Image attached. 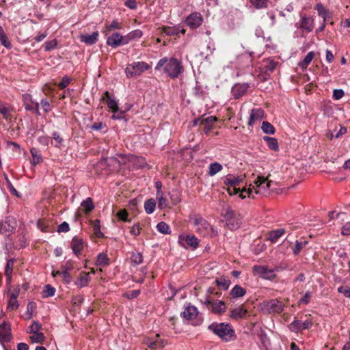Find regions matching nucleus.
Listing matches in <instances>:
<instances>
[{
  "mask_svg": "<svg viewBox=\"0 0 350 350\" xmlns=\"http://www.w3.org/2000/svg\"><path fill=\"white\" fill-rule=\"evenodd\" d=\"M271 181L268 180L267 178L258 176L249 185H245L242 188L240 194L241 199L248 198H254L256 195L267 196L269 193V188Z\"/></svg>",
  "mask_w": 350,
  "mask_h": 350,
  "instance_id": "nucleus-1",
  "label": "nucleus"
},
{
  "mask_svg": "<svg viewBox=\"0 0 350 350\" xmlns=\"http://www.w3.org/2000/svg\"><path fill=\"white\" fill-rule=\"evenodd\" d=\"M155 70H162L170 78L175 79L183 72V66L181 62L174 57H163L158 62Z\"/></svg>",
  "mask_w": 350,
  "mask_h": 350,
  "instance_id": "nucleus-2",
  "label": "nucleus"
},
{
  "mask_svg": "<svg viewBox=\"0 0 350 350\" xmlns=\"http://www.w3.org/2000/svg\"><path fill=\"white\" fill-rule=\"evenodd\" d=\"M208 329L225 341H229L235 337V332L229 323H212L208 326Z\"/></svg>",
  "mask_w": 350,
  "mask_h": 350,
  "instance_id": "nucleus-3",
  "label": "nucleus"
},
{
  "mask_svg": "<svg viewBox=\"0 0 350 350\" xmlns=\"http://www.w3.org/2000/svg\"><path fill=\"white\" fill-rule=\"evenodd\" d=\"M191 220L196 227V230L200 234L206 237H211L216 234V232L211 224L200 215H195Z\"/></svg>",
  "mask_w": 350,
  "mask_h": 350,
  "instance_id": "nucleus-4",
  "label": "nucleus"
},
{
  "mask_svg": "<svg viewBox=\"0 0 350 350\" xmlns=\"http://www.w3.org/2000/svg\"><path fill=\"white\" fill-rule=\"evenodd\" d=\"M244 178L241 176H234L228 175L224 180L225 185L227 187V191L230 195L241 194L242 189H240L241 184L243 182Z\"/></svg>",
  "mask_w": 350,
  "mask_h": 350,
  "instance_id": "nucleus-5",
  "label": "nucleus"
},
{
  "mask_svg": "<svg viewBox=\"0 0 350 350\" xmlns=\"http://www.w3.org/2000/svg\"><path fill=\"white\" fill-rule=\"evenodd\" d=\"M262 312L269 314L281 313L284 308V304L278 299L264 301L260 304Z\"/></svg>",
  "mask_w": 350,
  "mask_h": 350,
  "instance_id": "nucleus-6",
  "label": "nucleus"
},
{
  "mask_svg": "<svg viewBox=\"0 0 350 350\" xmlns=\"http://www.w3.org/2000/svg\"><path fill=\"white\" fill-rule=\"evenodd\" d=\"M150 68L149 64L144 62H133L126 66L125 69L126 75L128 78L137 77Z\"/></svg>",
  "mask_w": 350,
  "mask_h": 350,
  "instance_id": "nucleus-7",
  "label": "nucleus"
},
{
  "mask_svg": "<svg viewBox=\"0 0 350 350\" xmlns=\"http://www.w3.org/2000/svg\"><path fill=\"white\" fill-rule=\"evenodd\" d=\"M204 304L208 310L217 314H223L226 310V304L221 300H214L209 297H206Z\"/></svg>",
  "mask_w": 350,
  "mask_h": 350,
  "instance_id": "nucleus-8",
  "label": "nucleus"
},
{
  "mask_svg": "<svg viewBox=\"0 0 350 350\" xmlns=\"http://www.w3.org/2000/svg\"><path fill=\"white\" fill-rule=\"evenodd\" d=\"M107 44L113 48H117L121 45H125L126 44L125 36H123L118 32L113 33L111 36L107 37Z\"/></svg>",
  "mask_w": 350,
  "mask_h": 350,
  "instance_id": "nucleus-9",
  "label": "nucleus"
},
{
  "mask_svg": "<svg viewBox=\"0 0 350 350\" xmlns=\"http://www.w3.org/2000/svg\"><path fill=\"white\" fill-rule=\"evenodd\" d=\"M253 271L260 277L266 280H271L275 277L274 270L268 269V267L265 266L255 265L253 267Z\"/></svg>",
  "mask_w": 350,
  "mask_h": 350,
  "instance_id": "nucleus-10",
  "label": "nucleus"
},
{
  "mask_svg": "<svg viewBox=\"0 0 350 350\" xmlns=\"http://www.w3.org/2000/svg\"><path fill=\"white\" fill-rule=\"evenodd\" d=\"M143 343L146 345L151 349H161L164 347V342L160 338L159 334H156L153 338L146 337L144 339Z\"/></svg>",
  "mask_w": 350,
  "mask_h": 350,
  "instance_id": "nucleus-11",
  "label": "nucleus"
},
{
  "mask_svg": "<svg viewBox=\"0 0 350 350\" xmlns=\"http://www.w3.org/2000/svg\"><path fill=\"white\" fill-rule=\"evenodd\" d=\"M265 117L264 111L260 108L252 109L250 111L248 126L252 127L254 124L260 122Z\"/></svg>",
  "mask_w": 350,
  "mask_h": 350,
  "instance_id": "nucleus-12",
  "label": "nucleus"
},
{
  "mask_svg": "<svg viewBox=\"0 0 350 350\" xmlns=\"http://www.w3.org/2000/svg\"><path fill=\"white\" fill-rule=\"evenodd\" d=\"M23 100L26 110L33 111L37 115H40L39 103L38 102L33 101L30 94H24Z\"/></svg>",
  "mask_w": 350,
  "mask_h": 350,
  "instance_id": "nucleus-13",
  "label": "nucleus"
},
{
  "mask_svg": "<svg viewBox=\"0 0 350 350\" xmlns=\"http://www.w3.org/2000/svg\"><path fill=\"white\" fill-rule=\"evenodd\" d=\"M312 323L310 320L307 319L304 321L299 320H294L290 325L289 328L291 331L298 332L303 329H306L310 327Z\"/></svg>",
  "mask_w": 350,
  "mask_h": 350,
  "instance_id": "nucleus-14",
  "label": "nucleus"
},
{
  "mask_svg": "<svg viewBox=\"0 0 350 350\" xmlns=\"http://www.w3.org/2000/svg\"><path fill=\"white\" fill-rule=\"evenodd\" d=\"M202 23V18L200 13L191 14L186 18V23L191 29H196Z\"/></svg>",
  "mask_w": 350,
  "mask_h": 350,
  "instance_id": "nucleus-15",
  "label": "nucleus"
},
{
  "mask_svg": "<svg viewBox=\"0 0 350 350\" xmlns=\"http://www.w3.org/2000/svg\"><path fill=\"white\" fill-rule=\"evenodd\" d=\"M179 243L185 247V243L189 247L196 249L198 245V240L194 235H181L179 237Z\"/></svg>",
  "mask_w": 350,
  "mask_h": 350,
  "instance_id": "nucleus-16",
  "label": "nucleus"
},
{
  "mask_svg": "<svg viewBox=\"0 0 350 350\" xmlns=\"http://www.w3.org/2000/svg\"><path fill=\"white\" fill-rule=\"evenodd\" d=\"M293 229V228L289 226L285 228H280L275 230H272L268 234V239L272 243H275L286 232H288L290 230Z\"/></svg>",
  "mask_w": 350,
  "mask_h": 350,
  "instance_id": "nucleus-17",
  "label": "nucleus"
},
{
  "mask_svg": "<svg viewBox=\"0 0 350 350\" xmlns=\"http://www.w3.org/2000/svg\"><path fill=\"white\" fill-rule=\"evenodd\" d=\"M247 314V310L241 305L230 310V317L235 320H239L245 318Z\"/></svg>",
  "mask_w": 350,
  "mask_h": 350,
  "instance_id": "nucleus-18",
  "label": "nucleus"
},
{
  "mask_svg": "<svg viewBox=\"0 0 350 350\" xmlns=\"http://www.w3.org/2000/svg\"><path fill=\"white\" fill-rule=\"evenodd\" d=\"M249 88L247 83H237L232 88V94L234 98L243 96Z\"/></svg>",
  "mask_w": 350,
  "mask_h": 350,
  "instance_id": "nucleus-19",
  "label": "nucleus"
},
{
  "mask_svg": "<svg viewBox=\"0 0 350 350\" xmlns=\"http://www.w3.org/2000/svg\"><path fill=\"white\" fill-rule=\"evenodd\" d=\"M11 338L10 327L6 323L0 325V340L8 342Z\"/></svg>",
  "mask_w": 350,
  "mask_h": 350,
  "instance_id": "nucleus-20",
  "label": "nucleus"
},
{
  "mask_svg": "<svg viewBox=\"0 0 350 350\" xmlns=\"http://www.w3.org/2000/svg\"><path fill=\"white\" fill-rule=\"evenodd\" d=\"M103 99L105 101L106 105L111 111H118L119 107L118 102L111 97L109 92L107 91L105 92Z\"/></svg>",
  "mask_w": 350,
  "mask_h": 350,
  "instance_id": "nucleus-21",
  "label": "nucleus"
},
{
  "mask_svg": "<svg viewBox=\"0 0 350 350\" xmlns=\"http://www.w3.org/2000/svg\"><path fill=\"white\" fill-rule=\"evenodd\" d=\"M71 247L73 252L78 256L84 247V242L81 239L74 237L71 242Z\"/></svg>",
  "mask_w": 350,
  "mask_h": 350,
  "instance_id": "nucleus-22",
  "label": "nucleus"
},
{
  "mask_svg": "<svg viewBox=\"0 0 350 350\" xmlns=\"http://www.w3.org/2000/svg\"><path fill=\"white\" fill-rule=\"evenodd\" d=\"M98 31H94L92 34H83L81 35L80 40L81 42L91 45L96 43L98 40Z\"/></svg>",
  "mask_w": 350,
  "mask_h": 350,
  "instance_id": "nucleus-23",
  "label": "nucleus"
},
{
  "mask_svg": "<svg viewBox=\"0 0 350 350\" xmlns=\"http://www.w3.org/2000/svg\"><path fill=\"white\" fill-rule=\"evenodd\" d=\"M198 312L197 308L193 306H188L183 312V316L187 320H193L198 316Z\"/></svg>",
  "mask_w": 350,
  "mask_h": 350,
  "instance_id": "nucleus-24",
  "label": "nucleus"
},
{
  "mask_svg": "<svg viewBox=\"0 0 350 350\" xmlns=\"http://www.w3.org/2000/svg\"><path fill=\"white\" fill-rule=\"evenodd\" d=\"M315 10L317 11L318 14L323 19V23H325L329 21L332 14L322 4H317L315 6Z\"/></svg>",
  "mask_w": 350,
  "mask_h": 350,
  "instance_id": "nucleus-25",
  "label": "nucleus"
},
{
  "mask_svg": "<svg viewBox=\"0 0 350 350\" xmlns=\"http://www.w3.org/2000/svg\"><path fill=\"white\" fill-rule=\"evenodd\" d=\"M300 26L302 29L310 32L314 28V21L312 18L303 16L301 19Z\"/></svg>",
  "mask_w": 350,
  "mask_h": 350,
  "instance_id": "nucleus-26",
  "label": "nucleus"
},
{
  "mask_svg": "<svg viewBox=\"0 0 350 350\" xmlns=\"http://www.w3.org/2000/svg\"><path fill=\"white\" fill-rule=\"evenodd\" d=\"M18 295V292L12 293L10 295V299L8 302V306H7L8 310H15L18 308L19 305H18V300H17Z\"/></svg>",
  "mask_w": 350,
  "mask_h": 350,
  "instance_id": "nucleus-27",
  "label": "nucleus"
},
{
  "mask_svg": "<svg viewBox=\"0 0 350 350\" xmlns=\"http://www.w3.org/2000/svg\"><path fill=\"white\" fill-rule=\"evenodd\" d=\"M246 294V290L239 285H235L230 291V295L233 298L243 297Z\"/></svg>",
  "mask_w": 350,
  "mask_h": 350,
  "instance_id": "nucleus-28",
  "label": "nucleus"
},
{
  "mask_svg": "<svg viewBox=\"0 0 350 350\" xmlns=\"http://www.w3.org/2000/svg\"><path fill=\"white\" fill-rule=\"evenodd\" d=\"M90 279L89 273L83 272L80 274V277L75 282V284L79 288L84 287L88 284Z\"/></svg>",
  "mask_w": 350,
  "mask_h": 350,
  "instance_id": "nucleus-29",
  "label": "nucleus"
},
{
  "mask_svg": "<svg viewBox=\"0 0 350 350\" xmlns=\"http://www.w3.org/2000/svg\"><path fill=\"white\" fill-rule=\"evenodd\" d=\"M314 57V53L313 51H310L307 53L304 59L299 63V66L302 70H306L308 66L311 63L312 59Z\"/></svg>",
  "mask_w": 350,
  "mask_h": 350,
  "instance_id": "nucleus-30",
  "label": "nucleus"
},
{
  "mask_svg": "<svg viewBox=\"0 0 350 350\" xmlns=\"http://www.w3.org/2000/svg\"><path fill=\"white\" fill-rule=\"evenodd\" d=\"M263 140L267 142L268 147L273 150V151H278L279 150V146L277 139L274 137H263Z\"/></svg>",
  "mask_w": 350,
  "mask_h": 350,
  "instance_id": "nucleus-31",
  "label": "nucleus"
},
{
  "mask_svg": "<svg viewBox=\"0 0 350 350\" xmlns=\"http://www.w3.org/2000/svg\"><path fill=\"white\" fill-rule=\"evenodd\" d=\"M143 35L142 31L140 29H135L134 31H131L127 35L125 36V40H126V44H129L131 41L140 38Z\"/></svg>",
  "mask_w": 350,
  "mask_h": 350,
  "instance_id": "nucleus-32",
  "label": "nucleus"
},
{
  "mask_svg": "<svg viewBox=\"0 0 350 350\" xmlns=\"http://www.w3.org/2000/svg\"><path fill=\"white\" fill-rule=\"evenodd\" d=\"M64 139L57 132L52 134L51 144L55 147L61 148L63 146Z\"/></svg>",
  "mask_w": 350,
  "mask_h": 350,
  "instance_id": "nucleus-33",
  "label": "nucleus"
},
{
  "mask_svg": "<svg viewBox=\"0 0 350 350\" xmlns=\"http://www.w3.org/2000/svg\"><path fill=\"white\" fill-rule=\"evenodd\" d=\"M156 197L158 200V206L159 208L163 209L167 206V200L164 197L163 192H157Z\"/></svg>",
  "mask_w": 350,
  "mask_h": 350,
  "instance_id": "nucleus-34",
  "label": "nucleus"
},
{
  "mask_svg": "<svg viewBox=\"0 0 350 350\" xmlns=\"http://www.w3.org/2000/svg\"><path fill=\"white\" fill-rule=\"evenodd\" d=\"M30 152L32 156L31 164L33 165H36L37 164L42 162V156L37 149L31 148Z\"/></svg>",
  "mask_w": 350,
  "mask_h": 350,
  "instance_id": "nucleus-35",
  "label": "nucleus"
},
{
  "mask_svg": "<svg viewBox=\"0 0 350 350\" xmlns=\"http://www.w3.org/2000/svg\"><path fill=\"white\" fill-rule=\"evenodd\" d=\"M12 109L4 104L3 106L0 109V113L2 114L3 118L6 120H10L12 118L11 112Z\"/></svg>",
  "mask_w": 350,
  "mask_h": 350,
  "instance_id": "nucleus-36",
  "label": "nucleus"
},
{
  "mask_svg": "<svg viewBox=\"0 0 350 350\" xmlns=\"http://www.w3.org/2000/svg\"><path fill=\"white\" fill-rule=\"evenodd\" d=\"M308 244V241H297L295 242V246L293 248V252L294 255H297L304 249L306 245Z\"/></svg>",
  "mask_w": 350,
  "mask_h": 350,
  "instance_id": "nucleus-37",
  "label": "nucleus"
},
{
  "mask_svg": "<svg viewBox=\"0 0 350 350\" xmlns=\"http://www.w3.org/2000/svg\"><path fill=\"white\" fill-rule=\"evenodd\" d=\"M261 129L265 133L269 135H273L275 131L273 126L267 121L262 122Z\"/></svg>",
  "mask_w": 350,
  "mask_h": 350,
  "instance_id": "nucleus-38",
  "label": "nucleus"
},
{
  "mask_svg": "<svg viewBox=\"0 0 350 350\" xmlns=\"http://www.w3.org/2000/svg\"><path fill=\"white\" fill-rule=\"evenodd\" d=\"M223 167L220 163L217 162L213 163L209 165L208 174L213 176L215 175L217 173L221 171Z\"/></svg>",
  "mask_w": 350,
  "mask_h": 350,
  "instance_id": "nucleus-39",
  "label": "nucleus"
},
{
  "mask_svg": "<svg viewBox=\"0 0 350 350\" xmlns=\"http://www.w3.org/2000/svg\"><path fill=\"white\" fill-rule=\"evenodd\" d=\"M109 258L105 253H100L98 254L96 260V265L97 266L104 267L109 263Z\"/></svg>",
  "mask_w": 350,
  "mask_h": 350,
  "instance_id": "nucleus-40",
  "label": "nucleus"
},
{
  "mask_svg": "<svg viewBox=\"0 0 350 350\" xmlns=\"http://www.w3.org/2000/svg\"><path fill=\"white\" fill-rule=\"evenodd\" d=\"M36 308V303H34L33 301L28 303L27 306V311L25 314V318L26 319L29 320L32 318Z\"/></svg>",
  "mask_w": 350,
  "mask_h": 350,
  "instance_id": "nucleus-41",
  "label": "nucleus"
},
{
  "mask_svg": "<svg viewBox=\"0 0 350 350\" xmlns=\"http://www.w3.org/2000/svg\"><path fill=\"white\" fill-rule=\"evenodd\" d=\"M156 202L154 199H149L144 204V208L148 214H151L155 209Z\"/></svg>",
  "mask_w": 350,
  "mask_h": 350,
  "instance_id": "nucleus-42",
  "label": "nucleus"
},
{
  "mask_svg": "<svg viewBox=\"0 0 350 350\" xmlns=\"http://www.w3.org/2000/svg\"><path fill=\"white\" fill-rule=\"evenodd\" d=\"M81 207L84 209L85 213L92 211L94 208V204L90 198H88L85 200H83L81 204Z\"/></svg>",
  "mask_w": 350,
  "mask_h": 350,
  "instance_id": "nucleus-43",
  "label": "nucleus"
},
{
  "mask_svg": "<svg viewBox=\"0 0 350 350\" xmlns=\"http://www.w3.org/2000/svg\"><path fill=\"white\" fill-rule=\"evenodd\" d=\"M14 265V260L12 259H9L7 261V264L5 269V274L8 278V280L10 282L12 273V268Z\"/></svg>",
  "mask_w": 350,
  "mask_h": 350,
  "instance_id": "nucleus-44",
  "label": "nucleus"
},
{
  "mask_svg": "<svg viewBox=\"0 0 350 350\" xmlns=\"http://www.w3.org/2000/svg\"><path fill=\"white\" fill-rule=\"evenodd\" d=\"M157 229L159 232L163 234H169L171 232L169 225L163 221L159 222L157 225Z\"/></svg>",
  "mask_w": 350,
  "mask_h": 350,
  "instance_id": "nucleus-45",
  "label": "nucleus"
},
{
  "mask_svg": "<svg viewBox=\"0 0 350 350\" xmlns=\"http://www.w3.org/2000/svg\"><path fill=\"white\" fill-rule=\"evenodd\" d=\"M250 2L256 9H262L268 7L269 0H250Z\"/></svg>",
  "mask_w": 350,
  "mask_h": 350,
  "instance_id": "nucleus-46",
  "label": "nucleus"
},
{
  "mask_svg": "<svg viewBox=\"0 0 350 350\" xmlns=\"http://www.w3.org/2000/svg\"><path fill=\"white\" fill-rule=\"evenodd\" d=\"M0 42L6 48H10L11 44L5 33L3 28L0 26Z\"/></svg>",
  "mask_w": 350,
  "mask_h": 350,
  "instance_id": "nucleus-47",
  "label": "nucleus"
},
{
  "mask_svg": "<svg viewBox=\"0 0 350 350\" xmlns=\"http://www.w3.org/2000/svg\"><path fill=\"white\" fill-rule=\"evenodd\" d=\"M92 228L94 230V233L97 237H103V234L100 231V221L98 219H96L92 221Z\"/></svg>",
  "mask_w": 350,
  "mask_h": 350,
  "instance_id": "nucleus-48",
  "label": "nucleus"
},
{
  "mask_svg": "<svg viewBox=\"0 0 350 350\" xmlns=\"http://www.w3.org/2000/svg\"><path fill=\"white\" fill-rule=\"evenodd\" d=\"M216 283L218 286H221L224 290H227L230 285V280H228L226 278H221L217 279Z\"/></svg>",
  "mask_w": 350,
  "mask_h": 350,
  "instance_id": "nucleus-49",
  "label": "nucleus"
},
{
  "mask_svg": "<svg viewBox=\"0 0 350 350\" xmlns=\"http://www.w3.org/2000/svg\"><path fill=\"white\" fill-rule=\"evenodd\" d=\"M30 338L32 342L38 343L42 342L44 340L45 336L43 333L38 332L32 334V336L30 337Z\"/></svg>",
  "mask_w": 350,
  "mask_h": 350,
  "instance_id": "nucleus-50",
  "label": "nucleus"
},
{
  "mask_svg": "<svg viewBox=\"0 0 350 350\" xmlns=\"http://www.w3.org/2000/svg\"><path fill=\"white\" fill-rule=\"evenodd\" d=\"M55 288L48 284L46 285L44 289L43 290V297H52L55 295Z\"/></svg>",
  "mask_w": 350,
  "mask_h": 350,
  "instance_id": "nucleus-51",
  "label": "nucleus"
},
{
  "mask_svg": "<svg viewBox=\"0 0 350 350\" xmlns=\"http://www.w3.org/2000/svg\"><path fill=\"white\" fill-rule=\"evenodd\" d=\"M12 229L13 227H12L7 221L0 223V233L11 232Z\"/></svg>",
  "mask_w": 350,
  "mask_h": 350,
  "instance_id": "nucleus-52",
  "label": "nucleus"
},
{
  "mask_svg": "<svg viewBox=\"0 0 350 350\" xmlns=\"http://www.w3.org/2000/svg\"><path fill=\"white\" fill-rule=\"evenodd\" d=\"M131 260L135 265H139L143 262V256L141 253H134L131 256Z\"/></svg>",
  "mask_w": 350,
  "mask_h": 350,
  "instance_id": "nucleus-53",
  "label": "nucleus"
},
{
  "mask_svg": "<svg viewBox=\"0 0 350 350\" xmlns=\"http://www.w3.org/2000/svg\"><path fill=\"white\" fill-rule=\"evenodd\" d=\"M163 31L167 36H173L178 33V29L171 27H165L163 28Z\"/></svg>",
  "mask_w": 350,
  "mask_h": 350,
  "instance_id": "nucleus-54",
  "label": "nucleus"
},
{
  "mask_svg": "<svg viewBox=\"0 0 350 350\" xmlns=\"http://www.w3.org/2000/svg\"><path fill=\"white\" fill-rule=\"evenodd\" d=\"M38 141L40 144L44 145V146H47L50 143L51 144V138L49 136H45V135L40 136L38 138Z\"/></svg>",
  "mask_w": 350,
  "mask_h": 350,
  "instance_id": "nucleus-55",
  "label": "nucleus"
},
{
  "mask_svg": "<svg viewBox=\"0 0 350 350\" xmlns=\"http://www.w3.org/2000/svg\"><path fill=\"white\" fill-rule=\"evenodd\" d=\"M122 26H121V23H119L118 21H113L110 25H109L108 26H107V31H110V30H113V29H121Z\"/></svg>",
  "mask_w": 350,
  "mask_h": 350,
  "instance_id": "nucleus-56",
  "label": "nucleus"
},
{
  "mask_svg": "<svg viewBox=\"0 0 350 350\" xmlns=\"http://www.w3.org/2000/svg\"><path fill=\"white\" fill-rule=\"evenodd\" d=\"M57 46V41L56 40H52L50 41H47L45 43V51H49L53 49H54Z\"/></svg>",
  "mask_w": 350,
  "mask_h": 350,
  "instance_id": "nucleus-57",
  "label": "nucleus"
},
{
  "mask_svg": "<svg viewBox=\"0 0 350 350\" xmlns=\"http://www.w3.org/2000/svg\"><path fill=\"white\" fill-rule=\"evenodd\" d=\"M70 82V79L67 76H65L62 78L60 83H58V87L61 89H64L66 88Z\"/></svg>",
  "mask_w": 350,
  "mask_h": 350,
  "instance_id": "nucleus-58",
  "label": "nucleus"
},
{
  "mask_svg": "<svg viewBox=\"0 0 350 350\" xmlns=\"http://www.w3.org/2000/svg\"><path fill=\"white\" fill-rule=\"evenodd\" d=\"M338 292L342 293L346 297L350 298V287L340 286L338 288Z\"/></svg>",
  "mask_w": 350,
  "mask_h": 350,
  "instance_id": "nucleus-59",
  "label": "nucleus"
},
{
  "mask_svg": "<svg viewBox=\"0 0 350 350\" xmlns=\"http://www.w3.org/2000/svg\"><path fill=\"white\" fill-rule=\"evenodd\" d=\"M41 328V325L40 323H38V322H33V323L31 324V325L29 327V332L31 334H33V333H36V332H38L40 331Z\"/></svg>",
  "mask_w": 350,
  "mask_h": 350,
  "instance_id": "nucleus-60",
  "label": "nucleus"
},
{
  "mask_svg": "<svg viewBox=\"0 0 350 350\" xmlns=\"http://www.w3.org/2000/svg\"><path fill=\"white\" fill-rule=\"evenodd\" d=\"M117 216L118 218L124 221H127L128 213L126 210H120L118 212Z\"/></svg>",
  "mask_w": 350,
  "mask_h": 350,
  "instance_id": "nucleus-61",
  "label": "nucleus"
},
{
  "mask_svg": "<svg viewBox=\"0 0 350 350\" xmlns=\"http://www.w3.org/2000/svg\"><path fill=\"white\" fill-rule=\"evenodd\" d=\"M40 105L45 112H49L50 111V103L47 99H42Z\"/></svg>",
  "mask_w": 350,
  "mask_h": 350,
  "instance_id": "nucleus-62",
  "label": "nucleus"
},
{
  "mask_svg": "<svg viewBox=\"0 0 350 350\" xmlns=\"http://www.w3.org/2000/svg\"><path fill=\"white\" fill-rule=\"evenodd\" d=\"M310 298H311V293L307 292L304 295V297L299 299V304H308Z\"/></svg>",
  "mask_w": 350,
  "mask_h": 350,
  "instance_id": "nucleus-63",
  "label": "nucleus"
},
{
  "mask_svg": "<svg viewBox=\"0 0 350 350\" xmlns=\"http://www.w3.org/2000/svg\"><path fill=\"white\" fill-rule=\"evenodd\" d=\"M344 96L342 90H334L333 92V98L336 100L340 99Z\"/></svg>",
  "mask_w": 350,
  "mask_h": 350,
  "instance_id": "nucleus-64",
  "label": "nucleus"
}]
</instances>
